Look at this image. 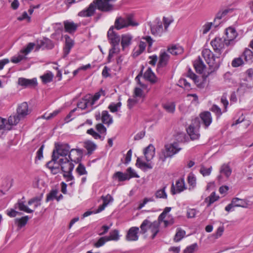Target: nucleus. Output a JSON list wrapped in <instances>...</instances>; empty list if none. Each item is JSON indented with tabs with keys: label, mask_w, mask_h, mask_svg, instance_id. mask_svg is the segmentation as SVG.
I'll return each instance as SVG.
<instances>
[{
	"label": "nucleus",
	"mask_w": 253,
	"mask_h": 253,
	"mask_svg": "<svg viewBox=\"0 0 253 253\" xmlns=\"http://www.w3.org/2000/svg\"><path fill=\"white\" fill-rule=\"evenodd\" d=\"M25 58V56L20 54L18 55L14 56L11 59V61L14 63H18Z\"/></svg>",
	"instance_id": "680f3d73"
},
{
	"label": "nucleus",
	"mask_w": 253,
	"mask_h": 253,
	"mask_svg": "<svg viewBox=\"0 0 253 253\" xmlns=\"http://www.w3.org/2000/svg\"><path fill=\"white\" fill-rule=\"evenodd\" d=\"M168 51L172 55H177L183 52V48L179 45H172L168 49Z\"/></svg>",
	"instance_id": "cd10ccee"
},
{
	"label": "nucleus",
	"mask_w": 253,
	"mask_h": 253,
	"mask_svg": "<svg viewBox=\"0 0 253 253\" xmlns=\"http://www.w3.org/2000/svg\"><path fill=\"white\" fill-rule=\"evenodd\" d=\"M96 7L102 11H109L110 6L103 2L102 0H94L87 9L80 11L78 15L81 17H90L94 14Z\"/></svg>",
	"instance_id": "f03ea898"
},
{
	"label": "nucleus",
	"mask_w": 253,
	"mask_h": 253,
	"mask_svg": "<svg viewBox=\"0 0 253 253\" xmlns=\"http://www.w3.org/2000/svg\"><path fill=\"white\" fill-rule=\"evenodd\" d=\"M211 44L216 54L220 56L226 45L225 41L224 39L216 37L211 40Z\"/></svg>",
	"instance_id": "9b49d317"
},
{
	"label": "nucleus",
	"mask_w": 253,
	"mask_h": 253,
	"mask_svg": "<svg viewBox=\"0 0 253 253\" xmlns=\"http://www.w3.org/2000/svg\"><path fill=\"white\" fill-rule=\"evenodd\" d=\"M138 25V24L134 21L133 15L129 14L125 17H117L115 21L114 27L117 30H119L128 26H136Z\"/></svg>",
	"instance_id": "423d86ee"
},
{
	"label": "nucleus",
	"mask_w": 253,
	"mask_h": 253,
	"mask_svg": "<svg viewBox=\"0 0 253 253\" xmlns=\"http://www.w3.org/2000/svg\"><path fill=\"white\" fill-rule=\"evenodd\" d=\"M155 148L152 144H149L144 150V155L146 160L148 162L151 160L154 157Z\"/></svg>",
	"instance_id": "6ab92c4d"
},
{
	"label": "nucleus",
	"mask_w": 253,
	"mask_h": 253,
	"mask_svg": "<svg viewBox=\"0 0 253 253\" xmlns=\"http://www.w3.org/2000/svg\"><path fill=\"white\" fill-rule=\"evenodd\" d=\"M185 231L181 228H178L175 235L174 240L175 242L180 241L185 235Z\"/></svg>",
	"instance_id": "c03bdc74"
},
{
	"label": "nucleus",
	"mask_w": 253,
	"mask_h": 253,
	"mask_svg": "<svg viewBox=\"0 0 253 253\" xmlns=\"http://www.w3.org/2000/svg\"><path fill=\"white\" fill-rule=\"evenodd\" d=\"M136 166L144 170H146L147 169H152L153 168L151 163L144 162L141 160L140 158H137Z\"/></svg>",
	"instance_id": "72a5a7b5"
},
{
	"label": "nucleus",
	"mask_w": 253,
	"mask_h": 253,
	"mask_svg": "<svg viewBox=\"0 0 253 253\" xmlns=\"http://www.w3.org/2000/svg\"><path fill=\"white\" fill-rule=\"evenodd\" d=\"M74 151H76L78 155L81 157L83 154L84 150L79 148L72 149L70 150V146L67 143H55L54 148L52 151L53 155V160L57 161L59 160V157H62V158L67 157L70 154L71 152Z\"/></svg>",
	"instance_id": "f257e3e1"
},
{
	"label": "nucleus",
	"mask_w": 253,
	"mask_h": 253,
	"mask_svg": "<svg viewBox=\"0 0 253 253\" xmlns=\"http://www.w3.org/2000/svg\"><path fill=\"white\" fill-rule=\"evenodd\" d=\"M107 241H109L107 236L101 237L97 242L94 243V246L96 248H99L103 246Z\"/></svg>",
	"instance_id": "5fc2aeb1"
},
{
	"label": "nucleus",
	"mask_w": 253,
	"mask_h": 253,
	"mask_svg": "<svg viewBox=\"0 0 253 253\" xmlns=\"http://www.w3.org/2000/svg\"><path fill=\"white\" fill-rule=\"evenodd\" d=\"M173 22V19L170 17H164L163 21L159 19L155 20V24L151 26V33L153 35L161 36L162 34L168 31V28Z\"/></svg>",
	"instance_id": "7ed1b4c3"
},
{
	"label": "nucleus",
	"mask_w": 253,
	"mask_h": 253,
	"mask_svg": "<svg viewBox=\"0 0 253 253\" xmlns=\"http://www.w3.org/2000/svg\"><path fill=\"white\" fill-rule=\"evenodd\" d=\"M84 147L87 150V154L90 155L96 148V145L90 140H87L84 142Z\"/></svg>",
	"instance_id": "2f4dec72"
},
{
	"label": "nucleus",
	"mask_w": 253,
	"mask_h": 253,
	"mask_svg": "<svg viewBox=\"0 0 253 253\" xmlns=\"http://www.w3.org/2000/svg\"><path fill=\"white\" fill-rule=\"evenodd\" d=\"M54 45L52 42V41L49 39H45L43 41H41L40 42V44L37 45L36 48L37 49H40L41 47L43 48H48L51 49L53 48Z\"/></svg>",
	"instance_id": "f704fd0d"
},
{
	"label": "nucleus",
	"mask_w": 253,
	"mask_h": 253,
	"mask_svg": "<svg viewBox=\"0 0 253 253\" xmlns=\"http://www.w3.org/2000/svg\"><path fill=\"white\" fill-rule=\"evenodd\" d=\"M96 128L97 130L100 133H104L106 134V128L102 124H98L96 126Z\"/></svg>",
	"instance_id": "0e129e2a"
},
{
	"label": "nucleus",
	"mask_w": 253,
	"mask_h": 253,
	"mask_svg": "<svg viewBox=\"0 0 253 253\" xmlns=\"http://www.w3.org/2000/svg\"><path fill=\"white\" fill-rule=\"evenodd\" d=\"M121 106L122 103L121 102H119L117 103L112 102L109 105L108 109L111 112L115 113L118 112Z\"/></svg>",
	"instance_id": "37998d69"
},
{
	"label": "nucleus",
	"mask_w": 253,
	"mask_h": 253,
	"mask_svg": "<svg viewBox=\"0 0 253 253\" xmlns=\"http://www.w3.org/2000/svg\"><path fill=\"white\" fill-rule=\"evenodd\" d=\"M193 65L197 73L199 74H202L206 67L200 57L194 61Z\"/></svg>",
	"instance_id": "5701e85b"
},
{
	"label": "nucleus",
	"mask_w": 253,
	"mask_h": 253,
	"mask_svg": "<svg viewBox=\"0 0 253 253\" xmlns=\"http://www.w3.org/2000/svg\"><path fill=\"white\" fill-rule=\"evenodd\" d=\"M176 189L173 184H172L170 192L172 195L180 193L186 189L183 179H180L176 182Z\"/></svg>",
	"instance_id": "4468645a"
},
{
	"label": "nucleus",
	"mask_w": 253,
	"mask_h": 253,
	"mask_svg": "<svg viewBox=\"0 0 253 253\" xmlns=\"http://www.w3.org/2000/svg\"><path fill=\"white\" fill-rule=\"evenodd\" d=\"M200 127V119L198 118H195L192 124L187 128L186 130L193 140L198 139L200 137L198 129Z\"/></svg>",
	"instance_id": "1a4fd4ad"
},
{
	"label": "nucleus",
	"mask_w": 253,
	"mask_h": 253,
	"mask_svg": "<svg viewBox=\"0 0 253 253\" xmlns=\"http://www.w3.org/2000/svg\"><path fill=\"white\" fill-rule=\"evenodd\" d=\"M132 39V36L129 34H124L122 36L121 45L123 49L131 44Z\"/></svg>",
	"instance_id": "bb28decb"
},
{
	"label": "nucleus",
	"mask_w": 253,
	"mask_h": 253,
	"mask_svg": "<svg viewBox=\"0 0 253 253\" xmlns=\"http://www.w3.org/2000/svg\"><path fill=\"white\" fill-rule=\"evenodd\" d=\"M107 36L109 42L112 46V47L109 50L108 57L109 62H110V59L113 56V54L119 52L120 51L119 45L121 39L119 35L114 31L113 27H111L108 30Z\"/></svg>",
	"instance_id": "20e7f679"
},
{
	"label": "nucleus",
	"mask_w": 253,
	"mask_h": 253,
	"mask_svg": "<svg viewBox=\"0 0 253 253\" xmlns=\"http://www.w3.org/2000/svg\"><path fill=\"white\" fill-rule=\"evenodd\" d=\"M17 115L21 118H24L26 116L30 113V110L28 109L27 103L23 102L17 109Z\"/></svg>",
	"instance_id": "f3484780"
},
{
	"label": "nucleus",
	"mask_w": 253,
	"mask_h": 253,
	"mask_svg": "<svg viewBox=\"0 0 253 253\" xmlns=\"http://www.w3.org/2000/svg\"><path fill=\"white\" fill-rule=\"evenodd\" d=\"M139 229L137 227H132L128 230L126 236V239L127 241H136L138 239V232Z\"/></svg>",
	"instance_id": "ddd939ff"
},
{
	"label": "nucleus",
	"mask_w": 253,
	"mask_h": 253,
	"mask_svg": "<svg viewBox=\"0 0 253 253\" xmlns=\"http://www.w3.org/2000/svg\"><path fill=\"white\" fill-rule=\"evenodd\" d=\"M150 221L145 219L140 225V233L145 234L149 228Z\"/></svg>",
	"instance_id": "49530a36"
},
{
	"label": "nucleus",
	"mask_w": 253,
	"mask_h": 253,
	"mask_svg": "<svg viewBox=\"0 0 253 253\" xmlns=\"http://www.w3.org/2000/svg\"><path fill=\"white\" fill-rule=\"evenodd\" d=\"M126 173H127V176L130 177V179L132 177L138 178L139 177L135 170L130 167L127 169Z\"/></svg>",
	"instance_id": "13d9d810"
},
{
	"label": "nucleus",
	"mask_w": 253,
	"mask_h": 253,
	"mask_svg": "<svg viewBox=\"0 0 253 253\" xmlns=\"http://www.w3.org/2000/svg\"><path fill=\"white\" fill-rule=\"evenodd\" d=\"M241 56L247 63L251 64L253 63V52L251 49L246 48Z\"/></svg>",
	"instance_id": "4be33fe9"
},
{
	"label": "nucleus",
	"mask_w": 253,
	"mask_h": 253,
	"mask_svg": "<svg viewBox=\"0 0 253 253\" xmlns=\"http://www.w3.org/2000/svg\"><path fill=\"white\" fill-rule=\"evenodd\" d=\"M167 186H164L163 188L157 190L155 193V196L157 199H167L168 197L166 192Z\"/></svg>",
	"instance_id": "c9c22d12"
},
{
	"label": "nucleus",
	"mask_w": 253,
	"mask_h": 253,
	"mask_svg": "<svg viewBox=\"0 0 253 253\" xmlns=\"http://www.w3.org/2000/svg\"><path fill=\"white\" fill-rule=\"evenodd\" d=\"M59 112L60 110H55L52 113H50L47 116H46V114H44V115L42 116V117L46 120H50L55 117Z\"/></svg>",
	"instance_id": "69168bd1"
},
{
	"label": "nucleus",
	"mask_w": 253,
	"mask_h": 253,
	"mask_svg": "<svg viewBox=\"0 0 253 253\" xmlns=\"http://www.w3.org/2000/svg\"><path fill=\"white\" fill-rule=\"evenodd\" d=\"M211 167L209 168H206L205 167L202 166L200 169V171L204 176H208L211 174Z\"/></svg>",
	"instance_id": "bf43d9fd"
},
{
	"label": "nucleus",
	"mask_w": 253,
	"mask_h": 253,
	"mask_svg": "<svg viewBox=\"0 0 253 253\" xmlns=\"http://www.w3.org/2000/svg\"><path fill=\"white\" fill-rule=\"evenodd\" d=\"M169 59V55L166 52L162 53L159 57V61L158 64V67L161 68L166 66Z\"/></svg>",
	"instance_id": "b1692460"
},
{
	"label": "nucleus",
	"mask_w": 253,
	"mask_h": 253,
	"mask_svg": "<svg viewBox=\"0 0 253 253\" xmlns=\"http://www.w3.org/2000/svg\"><path fill=\"white\" fill-rule=\"evenodd\" d=\"M237 36L238 33L234 28L232 27L227 28L225 31V37L224 38L226 45H233L235 43V39Z\"/></svg>",
	"instance_id": "f8f14e48"
},
{
	"label": "nucleus",
	"mask_w": 253,
	"mask_h": 253,
	"mask_svg": "<svg viewBox=\"0 0 253 253\" xmlns=\"http://www.w3.org/2000/svg\"><path fill=\"white\" fill-rule=\"evenodd\" d=\"M197 213V211L194 209H188L187 211V216L188 218H193Z\"/></svg>",
	"instance_id": "774afa93"
},
{
	"label": "nucleus",
	"mask_w": 253,
	"mask_h": 253,
	"mask_svg": "<svg viewBox=\"0 0 253 253\" xmlns=\"http://www.w3.org/2000/svg\"><path fill=\"white\" fill-rule=\"evenodd\" d=\"M53 75L51 72L44 74L41 77L42 82L44 84L49 83L52 81Z\"/></svg>",
	"instance_id": "a18cd8bd"
},
{
	"label": "nucleus",
	"mask_w": 253,
	"mask_h": 253,
	"mask_svg": "<svg viewBox=\"0 0 253 253\" xmlns=\"http://www.w3.org/2000/svg\"><path fill=\"white\" fill-rule=\"evenodd\" d=\"M202 56L211 69V72L217 70L220 64V56L214 55L211 50L205 48L202 51Z\"/></svg>",
	"instance_id": "39448f33"
},
{
	"label": "nucleus",
	"mask_w": 253,
	"mask_h": 253,
	"mask_svg": "<svg viewBox=\"0 0 253 253\" xmlns=\"http://www.w3.org/2000/svg\"><path fill=\"white\" fill-rule=\"evenodd\" d=\"M76 170L80 175H84L87 174V171L85 170V167L81 163L78 165L76 169Z\"/></svg>",
	"instance_id": "052dcab7"
},
{
	"label": "nucleus",
	"mask_w": 253,
	"mask_h": 253,
	"mask_svg": "<svg viewBox=\"0 0 253 253\" xmlns=\"http://www.w3.org/2000/svg\"><path fill=\"white\" fill-rule=\"evenodd\" d=\"M197 244L195 243L187 247L184 251L183 253H194L197 250Z\"/></svg>",
	"instance_id": "3c124183"
},
{
	"label": "nucleus",
	"mask_w": 253,
	"mask_h": 253,
	"mask_svg": "<svg viewBox=\"0 0 253 253\" xmlns=\"http://www.w3.org/2000/svg\"><path fill=\"white\" fill-rule=\"evenodd\" d=\"M35 43L33 42H30L28 44L26 47L21 51V53H24L25 55L28 54L31 50L33 49Z\"/></svg>",
	"instance_id": "4d7b16f0"
},
{
	"label": "nucleus",
	"mask_w": 253,
	"mask_h": 253,
	"mask_svg": "<svg viewBox=\"0 0 253 253\" xmlns=\"http://www.w3.org/2000/svg\"><path fill=\"white\" fill-rule=\"evenodd\" d=\"M160 223L159 221H155L153 222L150 221L149 229L152 233V238L154 239L159 231Z\"/></svg>",
	"instance_id": "a878e982"
},
{
	"label": "nucleus",
	"mask_w": 253,
	"mask_h": 253,
	"mask_svg": "<svg viewBox=\"0 0 253 253\" xmlns=\"http://www.w3.org/2000/svg\"><path fill=\"white\" fill-rule=\"evenodd\" d=\"M88 95H89L90 97L89 100L91 103V106H93L95 102L99 99L101 96H104L105 95V91L101 89L98 92L95 93L93 96H91L90 94H88Z\"/></svg>",
	"instance_id": "7c9ffc66"
},
{
	"label": "nucleus",
	"mask_w": 253,
	"mask_h": 253,
	"mask_svg": "<svg viewBox=\"0 0 253 253\" xmlns=\"http://www.w3.org/2000/svg\"><path fill=\"white\" fill-rule=\"evenodd\" d=\"M187 76L190 79H192L193 81L197 84V86L200 87H202V84H198L199 81H198V76L194 74L190 68H189L187 73Z\"/></svg>",
	"instance_id": "4c0bfd02"
},
{
	"label": "nucleus",
	"mask_w": 253,
	"mask_h": 253,
	"mask_svg": "<svg viewBox=\"0 0 253 253\" xmlns=\"http://www.w3.org/2000/svg\"><path fill=\"white\" fill-rule=\"evenodd\" d=\"M187 180L188 184L190 186H191L192 188L195 187L196 185V178L193 174H189L188 176Z\"/></svg>",
	"instance_id": "864d4df0"
},
{
	"label": "nucleus",
	"mask_w": 253,
	"mask_h": 253,
	"mask_svg": "<svg viewBox=\"0 0 253 253\" xmlns=\"http://www.w3.org/2000/svg\"><path fill=\"white\" fill-rule=\"evenodd\" d=\"M114 177L117 178L119 181H123L130 179V177L127 176V173H123L121 171L115 172L114 174Z\"/></svg>",
	"instance_id": "ea45409f"
},
{
	"label": "nucleus",
	"mask_w": 253,
	"mask_h": 253,
	"mask_svg": "<svg viewBox=\"0 0 253 253\" xmlns=\"http://www.w3.org/2000/svg\"><path fill=\"white\" fill-rule=\"evenodd\" d=\"M29 219V216L26 215L20 218H16L15 219V223L17 224V225L19 227L21 228L27 224Z\"/></svg>",
	"instance_id": "58836bf2"
},
{
	"label": "nucleus",
	"mask_w": 253,
	"mask_h": 253,
	"mask_svg": "<svg viewBox=\"0 0 253 253\" xmlns=\"http://www.w3.org/2000/svg\"><path fill=\"white\" fill-rule=\"evenodd\" d=\"M73 160L71 155L68 157L61 158L57 162V164L60 166L61 169L63 172H72L74 168V165L72 163Z\"/></svg>",
	"instance_id": "9d476101"
},
{
	"label": "nucleus",
	"mask_w": 253,
	"mask_h": 253,
	"mask_svg": "<svg viewBox=\"0 0 253 253\" xmlns=\"http://www.w3.org/2000/svg\"><path fill=\"white\" fill-rule=\"evenodd\" d=\"M89 95H86L84 98L81 99L80 101L78 103L77 106L79 108H81V109H85L86 108H87L89 107H91L90 109L89 110L90 111V110L93 109L92 106H91V103L89 100Z\"/></svg>",
	"instance_id": "a211bd4d"
},
{
	"label": "nucleus",
	"mask_w": 253,
	"mask_h": 253,
	"mask_svg": "<svg viewBox=\"0 0 253 253\" xmlns=\"http://www.w3.org/2000/svg\"><path fill=\"white\" fill-rule=\"evenodd\" d=\"M15 209H18L20 211H25L27 213H32L34 211L29 209L26 206L24 202L21 200H18V202L14 205Z\"/></svg>",
	"instance_id": "c85d7f7f"
},
{
	"label": "nucleus",
	"mask_w": 253,
	"mask_h": 253,
	"mask_svg": "<svg viewBox=\"0 0 253 253\" xmlns=\"http://www.w3.org/2000/svg\"><path fill=\"white\" fill-rule=\"evenodd\" d=\"M64 26L66 32L71 34L76 31L79 25L73 21H65Z\"/></svg>",
	"instance_id": "412c9836"
},
{
	"label": "nucleus",
	"mask_w": 253,
	"mask_h": 253,
	"mask_svg": "<svg viewBox=\"0 0 253 253\" xmlns=\"http://www.w3.org/2000/svg\"><path fill=\"white\" fill-rule=\"evenodd\" d=\"M109 241L115 240L117 241L119 239V231L118 230H114L110 232V236H107Z\"/></svg>",
	"instance_id": "09e8293b"
},
{
	"label": "nucleus",
	"mask_w": 253,
	"mask_h": 253,
	"mask_svg": "<svg viewBox=\"0 0 253 253\" xmlns=\"http://www.w3.org/2000/svg\"><path fill=\"white\" fill-rule=\"evenodd\" d=\"M164 109L169 113H173L175 110V104L174 102H167L163 104Z\"/></svg>",
	"instance_id": "e433bc0d"
},
{
	"label": "nucleus",
	"mask_w": 253,
	"mask_h": 253,
	"mask_svg": "<svg viewBox=\"0 0 253 253\" xmlns=\"http://www.w3.org/2000/svg\"><path fill=\"white\" fill-rule=\"evenodd\" d=\"M101 120L103 123L109 125L113 123V119L107 111H103L101 113Z\"/></svg>",
	"instance_id": "c756f323"
},
{
	"label": "nucleus",
	"mask_w": 253,
	"mask_h": 253,
	"mask_svg": "<svg viewBox=\"0 0 253 253\" xmlns=\"http://www.w3.org/2000/svg\"><path fill=\"white\" fill-rule=\"evenodd\" d=\"M244 63L242 57L235 58L232 62V66L234 67H237L242 65Z\"/></svg>",
	"instance_id": "6e6d98bb"
},
{
	"label": "nucleus",
	"mask_w": 253,
	"mask_h": 253,
	"mask_svg": "<svg viewBox=\"0 0 253 253\" xmlns=\"http://www.w3.org/2000/svg\"><path fill=\"white\" fill-rule=\"evenodd\" d=\"M213 25L212 22H207L202 27L201 31L203 35L206 34L211 30L212 26Z\"/></svg>",
	"instance_id": "603ef678"
},
{
	"label": "nucleus",
	"mask_w": 253,
	"mask_h": 253,
	"mask_svg": "<svg viewBox=\"0 0 253 253\" xmlns=\"http://www.w3.org/2000/svg\"><path fill=\"white\" fill-rule=\"evenodd\" d=\"M11 126L7 123V120L0 117V130H10Z\"/></svg>",
	"instance_id": "de8ad7c7"
},
{
	"label": "nucleus",
	"mask_w": 253,
	"mask_h": 253,
	"mask_svg": "<svg viewBox=\"0 0 253 253\" xmlns=\"http://www.w3.org/2000/svg\"><path fill=\"white\" fill-rule=\"evenodd\" d=\"M233 204L236 207H240L242 208H247L249 204L248 202L245 199L234 198L232 200Z\"/></svg>",
	"instance_id": "473e14b6"
},
{
	"label": "nucleus",
	"mask_w": 253,
	"mask_h": 253,
	"mask_svg": "<svg viewBox=\"0 0 253 253\" xmlns=\"http://www.w3.org/2000/svg\"><path fill=\"white\" fill-rule=\"evenodd\" d=\"M219 172L220 174L218 176L219 180L221 179L222 176L228 178L231 174L232 169L228 164H224L221 166Z\"/></svg>",
	"instance_id": "dca6fc26"
},
{
	"label": "nucleus",
	"mask_w": 253,
	"mask_h": 253,
	"mask_svg": "<svg viewBox=\"0 0 253 253\" xmlns=\"http://www.w3.org/2000/svg\"><path fill=\"white\" fill-rule=\"evenodd\" d=\"M58 192V190L52 189L47 195L46 202H48L49 201L53 200L54 199H56Z\"/></svg>",
	"instance_id": "8fccbe9b"
},
{
	"label": "nucleus",
	"mask_w": 253,
	"mask_h": 253,
	"mask_svg": "<svg viewBox=\"0 0 253 253\" xmlns=\"http://www.w3.org/2000/svg\"><path fill=\"white\" fill-rule=\"evenodd\" d=\"M200 118L205 127H208L212 122L211 114L209 111H205L200 114Z\"/></svg>",
	"instance_id": "aec40b11"
},
{
	"label": "nucleus",
	"mask_w": 253,
	"mask_h": 253,
	"mask_svg": "<svg viewBox=\"0 0 253 253\" xmlns=\"http://www.w3.org/2000/svg\"><path fill=\"white\" fill-rule=\"evenodd\" d=\"M101 199L103 201V204H106L107 206L113 200V197L109 194H107L105 196H102Z\"/></svg>",
	"instance_id": "e2e57ef3"
},
{
	"label": "nucleus",
	"mask_w": 253,
	"mask_h": 253,
	"mask_svg": "<svg viewBox=\"0 0 253 253\" xmlns=\"http://www.w3.org/2000/svg\"><path fill=\"white\" fill-rule=\"evenodd\" d=\"M181 150L177 143H173L165 145V149L159 154V159L162 162L165 161L168 157H171Z\"/></svg>",
	"instance_id": "0eeeda50"
},
{
	"label": "nucleus",
	"mask_w": 253,
	"mask_h": 253,
	"mask_svg": "<svg viewBox=\"0 0 253 253\" xmlns=\"http://www.w3.org/2000/svg\"><path fill=\"white\" fill-rule=\"evenodd\" d=\"M63 176L66 179L67 182L72 181L74 179V177L72 174V172H63Z\"/></svg>",
	"instance_id": "338daca9"
},
{
	"label": "nucleus",
	"mask_w": 253,
	"mask_h": 253,
	"mask_svg": "<svg viewBox=\"0 0 253 253\" xmlns=\"http://www.w3.org/2000/svg\"><path fill=\"white\" fill-rule=\"evenodd\" d=\"M144 78L150 81L151 83H155L157 82L158 79L150 68H148L144 74Z\"/></svg>",
	"instance_id": "393cba45"
},
{
	"label": "nucleus",
	"mask_w": 253,
	"mask_h": 253,
	"mask_svg": "<svg viewBox=\"0 0 253 253\" xmlns=\"http://www.w3.org/2000/svg\"><path fill=\"white\" fill-rule=\"evenodd\" d=\"M218 198L219 197L216 195L215 192H212L210 196L205 199V202L208 203L207 206H210L214 202L216 201Z\"/></svg>",
	"instance_id": "79ce46f5"
},
{
	"label": "nucleus",
	"mask_w": 253,
	"mask_h": 253,
	"mask_svg": "<svg viewBox=\"0 0 253 253\" xmlns=\"http://www.w3.org/2000/svg\"><path fill=\"white\" fill-rule=\"evenodd\" d=\"M18 84L25 87H33L37 86L38 83L36 78L27 79L23 78H20L18 79Z\"/></svg>",
	"instance_id": "2eb2a0df"
},
{
	"label": "nucleus",
	"mask_w": 253,
	"mask_h": 253,
	"mask_svg": "<svg viewBox=\"0 0 253 253\" xmlns=\"http://www.w3.org/2000/svg\"><path fill=\"white\" fill-rule=\"evenodd\" d=\"M245 75V77L241 80L240 89L246 90L253 87V69L247 70Z\"/></svg>",
	"instance_id": "6e6552de"
},
{
	"label": "nucleus",
	"mask_w": 253,
	"mask_h": 253,
	"mask_svg": "<svg viewBox=\"0 0 253 253\" xmlns=\"http://www.w3.org/2000/svg\"><path fill=\"white\" fill-rule=\"evenodd\" d=\"M20 119H21V118L18 115L16 116H10L8 120H7V123L11 127L12 126L17 124Z\"/></svg>",
	"instance_id": "a19ab883"
}]
</instances>
